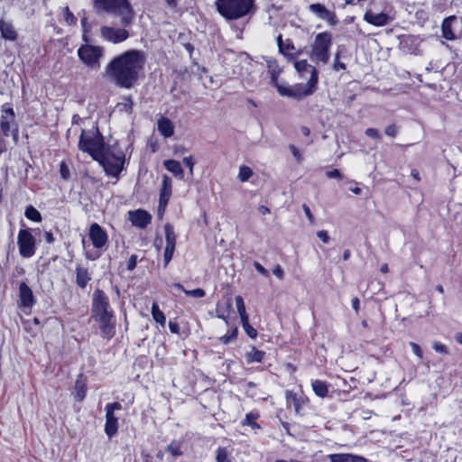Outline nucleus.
<instances>
[{
	"label": "nucleus",
	"instance_id": "32",
	"mask_svg": "<svg viewBox=\"0 0 462 462\" xmlns=\"http://www.w3.org/2000/svg\"><path fill=\"white\" fill-rule=\"evenodd\" d=\"M166 246H174L176 244V236L171 225L166 224L164 226Z\"/></svg>",
	"mask_w": 462,
	"mask_h": 462
},
{
	"label": "nucleus",
	"instance_id": "24",
	"mask_svg": "<svg viewBox=\"0 0 462 462\" xmlns=\"http://www.w3.org/2000/svg\"><path fill=\"white\" fill-rule=\"evenodd\" d=\"M457 22L455 15L445 18L441 24L442 36L448 41H454L457 36L453 31V24Z\"/></svg>",
	"mask_w": 462,
	"mask_h": 462
},
{
	"label": "nucleus",
	"instance_id": "58",
	"mask_svg": "<svg viewBox=\"0 0 462 462\" xmlns=\"http://www.w3.org/2000/svg\"><path fill=\"white\" fill-rule=\"evenodd\" d=\"M243 327H244V328H245V332L247 333V335H248L250 337L254 338V337H256V335H257L256 330H255L253 327H251V326L249 325V323H248V322H247V325H246V326H245V325H243Z\"/></svg>",
	"mask_w": 462,
	"mask_h": 462
},
{
	"label": "nucleus",
	"instance_id": "38",
	"mask_svg": "<svg viewBox=\"0 0 462 462\" xmlns=\"http://www.w3.org/2000/svg\"><path fill=\"white\" fill-rule=\"evenodd\" d=\"M231 307H232V302H231V300L228 299L227 302H226V310H223L219 304H217V309H216L217 317L223 319L226 324H228L226 313L229 311Z\"/></svg>",
	"mask_w": 462,
	"mask_h": 462
},
{
	"label": "nucleus",
	"instance_id": "39",
	"mask_svg": "<svg viewBox=\"0 0 462 462\" xmlns=\"http://www.w3.org/2000/svg\"><path fill=\"white\" fill-rule=\"evenodd\" d=\"M258 419V414L254 412H249L245 415V418L242 421V425L251 426L253 429L259 428V425L256 423V420Z\"/></svg>",
	"mask_w": 462,
	"mask_h": 462
},
{
	"label": "nucleus",
	"instance_id": "6",
	"mask_svg": "<svg viewBox=\"0 0 462 462\" xmlns=\"http://www.w3.org/2000/svg\"><path fill=\"white\" fill-rule=\"evenodd\" d=\"M316 88L317 85H315L314 79L312 82H307L306 84H296L293 86L283 84V86H278V93L281 96L300 100L312 95L316 91Z\"/></svg>",
	"mask_w": 462,
	"mask_h": 462
},
{
	"label": "nucleus",
	"instance_id": "22",
	"mask_svg": "<svg viewBox=\"0 0 462 462\" xmlns=\"http://www.w3.org/2000/svg\"><path fill=\"white\" fill-rule=\"evenodd\" d=\"M19 296L22 306L32 307L34 304L32 291L25 282H22L19 286Z\"/></svg>",
	"mask_w": 462,
	"mask_h": 462
},
{
	"label": "nucleus",
	"instance_id": "9",
	"mask_svg": "<svg viewBox=\"0 0 462 462\" xmlns=\"http://www.w3.org/2000/svg\"><path fill=\"white\" fill-rule=\"evenodd\" d=\"M114 315L108 296L101 290H96L92 295L91 317Z\"/></svg>",
	"mask_w": 462,
	"mask_h": 462
},
{
	"label": "nucleus",
	"instance_id": "1",
	"mask_svg": "<svg viewBox=\"0 0 462 462\" xmlns=\"http://www.w3.org/2000/svg\"><path fill=\"white\" fill-rule=\"evenodd\" d=\"M145 59L140 51H128L113 59L106 68V75L116 85L130 88L137 81Z\"/></svg>",
	"mask_w": 462,
	"mask_h": 462
},
{
	"label": "nucleus",
	"instance_id": "29",
	"mask_svg": "<svg viewBox=\"0 0 462 462\" xmlns=\"http://www.w3.org/2000/svg\"><path fill=\"white\" fill-rule=\"evenodd\" d=\"M314 393L321 398H324L328 393V384L320 380H314L311 383Z\"/></svg>",
	"mask_w": 462,
	"mask_h": 462
},
{
	"label": "nucleus",
	"instance_id": "52",
	"mask_svg": "<svg viewBox=\"0 0 462 462\" xmlns=\"http://www.w3.org/2000/svg\"><path fill=\"white\" fill-rule=\"evenodd\" d=\"M326 176L330 179L335 178L338 180L343 178L341 172L337 169L326 171Z\"/></svg>",
	"mask_w": 462,
	"mask_h": 462
},
{
	"label": "nucleus",
	"instance_id": "50",
	"mask_svg": "<svg viewBox=\"0 0 462 462\" xmlns=\"http://www.w3.org/2000/svg\"><path fill=\"white\" fill-rule=\"evenodd\" d=\"M183 163L189 168V174L193 175V168L195 165V161L192 156H188L183 159Z\"/></svg>",
	"mask_w": 462,
	"mask_h": 462
},
{
	"label": "nucleus",
	"instance_id": "11",
	"mask_svg": "<svg viewBox=\"0 0 462 462\" xmlns=\"http://www.w3.org/2000/svg\"><path fill=\"white\" fill-rule=\"evenodd\" d=\"M122 409L119 402H111L106 405L105 432L109 439L116 435L118 430V419L115 416V411Z\"/></svg>",
	"mask_w": 462,
	"mask_h": 462
},
{
	"label": "nucleus",
	"instance_id": "62",
	"mask_svg": "<svg viewBox=\"0 0 462 462\" xmlns=\"http://www.w3.org/2000/svg\"><path fill=\"white\" fill-rule=\"evenodd\" d=\"M273 274L280 280L283 278V270L281 265H276L273 270Z\"/></svg>",
	"mask_w": 462,
	"mask_h": 462
},
{
	"label": "nucleus",
	"instance_id": "34",
	"mask_svg": "<svg viewBox=\"0 0 462 462\" xmlns=\"http://www.w3.org/2000/svg\"><path fill=\"white\" fill-rule=\"evenodd\" d=\"M264 353L263 351L257 350L254 347L252 348V350L245 355V358L247 363H254V362H262L263 358Z\"/></svg>",
	"mask_w": 462,
	"mask_h": 462
},
{
	"label": "nucleus",
	"instance_id": "2",
	"mask_svg": "<svg viewBox=\"0 0 462 462\" xmlns=\"http://www.w3.org/2000/svg\"><path fill=\"white\" fill-rule=\"evenodd\" d=\"M255 0H217V12L226 20H238L254 14Z\"/></svg>",
	"mask_w": 462,
	"mask_h": 462
},
{
	"label": "nucleus",
	"instance_id": "47",
	"mask_svg": "<svg viewBox=\"0 0 462 462\" xmlns=\"http://www.w3.org/2000/svg\"><path fill=\"white\" fill-rule=\"evenodd\" d=\"M339 59H340V54H339V52H337L335 54L334 64H333V69L336 71H338L341 69H346V64L341 62L339 60Z\"/></svg>",
	"mask_w": 462,
	"mask_h": 462
},
{
	"label": "nucleus",
	"instance_id": "60",
	"mask_svg": "<svg viewBox=\"0 0 462 462\" xmlns=\"http://www.w3.org/2000/svg\"><path fill=\"white\" fill-rule=\"evenodd\" d=\"M60 175L64 180H67L69 177V168L64 162H61L60 164Z\"/></svg>",
	"mask_w": 462,
	"mask_h": 462
},
{
	"label": "nucleus",
	"instance_id": "45",
	"mask_svg": "<svg viewBox=\"0 0 462 462\" xmlns=\"http://www.w3.org/2000/svg\"><path fill=\"white\" fill-rule=\"evenodd\" d=\"M184 293L187 295V296H191V297H194V298H202L205 296V291L202 290V289H194V290H187V291H184Z\"/></svg>",
	"mask_w": 462,
	"mask_h": 462
},
{
	"label": "nucleus",
	"instance_id": "13",
	"mask_svg": "<svg viewBox=\"0 0 462 462\" xmlns=\"http://www.w3.org/2000/svg\"><path fill=\"white\" fill-rule=\"evenodd\" d=\"M0 125L4 135L9 136L10 134H13L14 138L16 139L18 130L14 123V113L13 108L4 110Z\"/></svg>",
	"mask_w": 462,
	"mask_h": 462
},
{
	"label": "nucleus",
	"instance_id": "51",
	"mask_svg": "<svg viewBox=\"0 0 462 462\" xmlns=\"http://www.w3.org/2000/svg\"><path fill=\"white\" fill-rule=\"evenodd\" d=\"M285 397L288 404H293L298 400L297 394L291 391H286Z\"/></svg>",
	"mask_w": 462,
	"mask_h": 462
},
{
	"label": "nucleus",
	"instance_id": "26",
	"mask_svg": "<svg viewBox=\"0 0 462 462\" xmlns=\"http://www.w3.org/2000/svg\"><path fill=\"white\" fill-rule=\"evenodd\" d=\"M165 169L174 174L180 180L184 179V171L181 164L175 160H166L163 162Z\"/></svg>",
	"mask_w": 462,
	"mask_h": 462
},
{
	"label": "nucleus",
	"instance_id": "18",
	"mask_svg": "<svg viewBox=\"0 0 462 462\" xmlns=\"http://www.w3.org/2000/svg\"><path fill=\"white\" fill-rule=\"evenodd\" d=\"M294 68L297 70V72L300 74V78H305L306 74H309L310 79H309L308 82H312L315 79V85L318 84V79H319L318 71L315 69V67H313L307 61V60H301L295 61Z\"/></svg>",
	"mask_w": 462,
	"mask_h": 462
},
{
	"label": "nucleus",
	"instance_id": "3",
	"mask_svg": "<svg viewBox=\"0 0 462 462\" xmlns=\"http://www.w3.org/2000/svg\"><path fill=\"white\" fill-rule=\"evenodd\" d=\"M95 7L119 16L124 26L130 25L134 19V10L128 0H97Z\"/></svg>",
	"mask_w": 462,
	"mask_h": 462
},
{
	"label": "nucleus",
	"instance_id": "17",
	"mask_svg": "<svg viewBox=\"0 0 462 462\" xmlns=\"http://www.w3.org/2000/svg\"><path fill=\"white\" fill-rule=\"evenodd\" d=\"M171 195V180L168 176H163L162 179V187L161 189L160 192V199H159V208H158V214L162 217L164 210L166 208V206L168 204V201Z\"/></svg>",
	"mask_w": 462,
	"mask_h": 462
},
{
	"label": "nucleus",
	"instance_id": "61",
	"mask_svg": "<svg viewBox=\"0 0 462 462\" xmlns=\"http://www.w3.org/2000/svg\"><path fill=\"white\" fill-rule=\"evenodd\" d=\"M365 134L371 138H379L380 136L378 130L375 128H367L365 130Z\"/></svg>",
	"mask_w": 462,
	"mask_h": 462
},
{
	"label": "nucleus",
	"instance_id": "35",
	"mask_svg": "<svg viewBox=\"0 0 462 462\" xmlns=\"http://www.w3.org/2000/svg\"><path fill=\"white\" fill-rule=\"evenodd\" d=\"M75 400L79 402H82L86 396V385L82 382L78 380L75 384Z\"/></svg>",
	"mask_w": 462,
	"mask_h": 462
},
{
	"label": "nucleus",
	"instance_id": "10",
	"mask_svg": "<svg viewBox=\"0 0 462 462\" xmlns=\"http://www.w3.org/2000/svg\"><path fill=\"white\" fill-rule=\"evenodd\" d=\"M17 245L23 257L30 258L35 254V239L29 230L21 229L19 231Z\"/></svg>",
	"mask_w": 462,
	"mask_h": 462
},
{
	"label": "nucleus",
	"instance_id": "43",
	"mask_svg": "<svg viewBox=\"0 0 462 462\" xmlns=\"http://www.w3.org/2000/svg\"><path fill=\"white\" fill-rule=\"evenodd\" d=\"M289 149L292 153L293 157L295 158L296 162L298 163H301V162L303 161V155L300 149L296 147L294 144H290Z\"/></svg>",
	"mask_w": 462,
	"mask_h": 462
},
{
	"label": "nucleus",
	"instance_id": "53",
	"mask_svg": "<svg viewBox=\"0 0 462 462\" xmlns=\"http://www.w3.org/2000/svg\"><path fill=\"white\" fill-rule=\"evenodd\" d=\"M302 208L304 210V213L308 218V220L310 221V224H313L314 221H315V218H314V216L312 215L311 211H310V208H309L308 205L306 204H303L302 205Z\"/></svg>",
	"mask_w": 462,
	"mask_h": 462
},
{
	"label": "nucleus",
	"instance_id": "56",
	"mask_svg": "<svg viewBox=\"0 0 462 462\" xmlns=\"http://www.w3.org/2000/svg\"><path fill=\"white\" fill-rule=\"evenodd\" d=\"M410 346L412 349V352L419 357V358H422V351L420 347V346L414 342H411L410 343Z\"/></svg>",
	"mask_w": 462,
	"mask_h": 462
},
{
	"label": "nucleus",
	"instance_id": "36",
	"mask_svg": "<svg viewBox=\"0 0 462 462\" xmlns=\"http://www.w3.org/2000/svg\"><path fill=\"white\" fill-rule=\"evenodd\" d=\"M166 450L173 457L182 455L181 442L179 440H172L166 448Z\"/></svg>",
	"mask_w": 462,
	"mask_h": 462
},
{
	"label": "nucleus",
	"instance_id": "14",
	"mask_svg": "<svg viewBox=\"0 0 462 462\" xmlns=\"http://www.w3.org/2000/svg\"><path fill=\"white\" fill-rule=\"evenodd\" d=\"M309 10L319 19L325 20L330 26H335L338 23L336 14L321 4H311Z\"/></svg>",
	"mask_w": 462,
	"mask_h": 462
},
{
	"label": "nucleus",
	"instance_id": "40",
	"mask_svg": "<svg viewBox=\"0 0 462 462\" xmlns=\"http://www.w3.org/2000/svg\"><path fill=\"white\" fill-rule=\"evenodd\" d=\"M25 217L32 221L39 222L42 220V217L40 212L34 208L32 206H29L25 209Z\"/></svg>",
	"mask_w": 462,
	"mask_h": 462
},
{
	"label": "nucleus",
	"instance_id": "27",
	"mask_svg": "<svg viewBox=\"0 0 462 462\" xmlns=\"http://www.w3.org/2000/svg\"><path fill=\"white\" fill-rule=\"evenodd\" d=\"M158 131L165 138L171 137L174 133V125L172 122L165 117L158 121Z\"/></svg>",
	"mask_w": 462,
	"mask_h": 462
},
{
	"label": "nucleus",
	"instance_id": "49",
	"mask_svg": "<svg viewBox=\"0 0 462 462\" xmlns=\"http://www.w3.org/2000/svg\"><path fill=\"white\" fill-rule=\"evenodd\" d=\"M432 347L438 353L445 354V355L448 354V347L439 342H434L432 344Z\"/></svg>",
	"mask_w": 462,
	"mask_h": 462
},
{
	"label": "nucleus",
	"instance_id": "31",
	"mask_svg": "<svg viewBox=\"0 0 462 462\" xmlns=\"http://www.w3.org/2000/svg\"><path fill=\"white\" fill-rule=\"evenodd\" d=\"M152 316L153 319L161 324L162 326L165 325L166 318L162 311L160 310L159 306L156 302H153L152 305Z\"/></svg>",
	"mask_w": 462,
	"mask_h": 462
},
{
	"label": "nucleus",
	"instance_id": "57",
	"mask_svg": "<svg viewBox=\"0 0 462 462\" xmlns=\"http://www.w3.org/2000/svg\"><path fill=\"white\" fill-rule=\"evenodd\" d=\"M254 266L262 275L265 277L269 276V272L258 262H254Z\"/></svg>",
	"mask_w": 462,
	"mask_h": 462
},
{
	"label": "nucleus",
	"instance_id": "59",
	"mask_svg": "<svg viewBox=\"0 0 462 462\" xmlns=\"http://www.w3.org/2000/svg\"><path fill=\"white\" fill-rule=\"evenodd\" d=\"M317 236L325 244L328 243L329 241V236H328V234L327 231L325 230H320V231H318L317 233Z\"/></svg>",
	"mask_w": 462,
	"mask_h": 462
},
{
	"label": "nucleus",
	"instance_id": "15",
	"mask_svg": "<svg viewBox=\"0 0 462 462\" xmlns=\"http://www.w3.org/2000/svg\"><path fill=\"white\" fill-rule=\"evenodd\" d=\"M101 35L106 41L115 44L120 43L129 37V33L125 29L114 28L110 26H103L101 28Z\"/></svg>",
	"mask_w": 462,
	"mask_h": 462
},
{
	"label": "nucleus",
	"instance_id": "30",
	"mask_svg": "<svg viewBox=\"0 0 462 462\" xmlns=\"http://www.w3.org/2000/svg\"><path fill=\"white\" fill-rule=\"evenodd\" d=\"M235 300H236V309H237V311H238L240 319H241V322L243 325L246 326L248 315L245 310L244 300L240 295L236 296Z\"/></svg>",
	"mask_w": 462,
	"mask_h": 462
},
{
	"label": "nucleus",
	"instance_id": "46",
	"mask_svg": "<svg viewBox=\"0 0 462 462\" xmlns=\"http://www.w3.org/2000/svg\"><path fill=\"white\" fill-rule=\"evenodd\" d=\"M175 247L174 246H165L164 251V265L166 266L171 260Z\"/></svg>",
	"mask_w": 462,
	"mask_h": 462
},
{
	"label": "nucleus",
	"instance_id": "7",
	"mask_svg": "<svg viewBox=\"0 0 462 462\" xmlns=\"http://www.w3.org/2000/svg\"><path fill=\"white\" fill-rule=\"evenodd\" d=\"M97 161L100 162L107 175L117 177L123 170L125 155L122 152L116 154L112 152L104 151Z\"/></svg>",
	"mask_w": 462,
	"mask_h": 462
},
{
	"label": "nucleus",
	"instance_id": "28",
	"mask_svg": "<svg viewBox=\"0 0 462 462\" xmlns=\"http://www.w3.org/2000/svg\"><path fill=\"white\" fill-rule=\"evenodd\" d=\"M90 276L87 268L78 265L76 268V282L80 288H85L90 281Z\"/></svg>",
	"mask_w": 462,
	"mask_h": 462
},
{
	"label": "nucleus",
	"instance_id": "23",
	"mask_svg": "<svg viewBox=\"0 0 462 462\" xmlns=\"http://www.w3.org/2000/svg\"><path fill=\"white\" fill-rule=\"evenodd\" d=\"M364 20L374 26H383L389 23V16L384 13L374 14L368 11L365 14Z\"/></svg>",
	"mask_w": 462,
	"mask_h": 462
},
{
	"label": "nucleus",
	"instance_id": "63",
	"mask_svg": "<svg viewBox=\"0 0 462 462\" xmlns=\"http://www.w3.org/2000/svg\"><path fill=\"white\" fill-rule=\"evenodd\" d=\"M169 328L171 333H178L180 330L179 325L171 321L169 322Z\"/></svg>",
	"mask_w": 462,
	"mask_h": 462
},
{
	"label": "nucleus",
	"instance_id": "54",
	"mask_svg": "<svg viewBox=\"0 0 462 462\" xmlns=\"http://www.w3.org/2000/svg\"><path fill=\"white\" fill-rule=\"evenodd\" d=\"M397 127L395 125H390L385 128V134L388 136L394 137L397 134Z\"/></svg>",
	"mask_w": 462,
	"mask_h": 462
},
{
	"label": "nucleus",
	"instance_id": "19",
	"mask_svg": "<svg viewBox=\"0 0 462 462\" xmlns=\"http://www.w3.org/2000/svg\"><path fill=\"white\" fill-rule=\"evenodd\" d=\"M129 220L132 225L138 228H145L152 220V216L143 209L129 211Z\"/></svg>",
	"mask_w": 462,
	"mask_h": 462
},
{
	"label": "nucleus",
	"instance_id": "5",
	"mask_svg": "<svg viewBox=\"0 0 462 462\" xmlns=\"http://www.w3.org/2000/svg\"><path fill=\"white\" fill-rule=\"evenodd\" d=\"M79 147L81 151L88 152L95 160H98L105 151L102 136L96 130H83L80 135Z\"/></svg>",
	"mask_w": 462,
	"mask_h": 462
},
{
	"label": "nucleus",
	"instance_id": "16",
	"mask_svg": "<svg viewBox=\"0 0 462 462\" xmlns=\"http://www.w3.org/2000/svg\"><path fill=\"white\" fill-rule=\"evenodd\" d=\"M88 236L96 249L103 248L107 243L106 232L97 223L90 226Z\"/></svg>",
	"mask_w": 462,
	"mask_h": 462
},
{
	"label": "nucleus",
	"instance_id": "55",
	"mask_svg": "<svg viewBox=\"0 0 462 462\" xmlns=\"http://www.w3.org/2000/svg\"><path fill=\"white\" fill-rule=\"evenodd\" d=\"M137 263V256L133 254L130 256L128 263H127V270L133 271Z\"/></svg>",
	"mask_w": 462,
	"mask_h": 462
},
{
	"label": "nucleus",
	"instance_id": "48",
	"mask_svg": "<svg viewBox=\"0 0 462 462\" xmlns=\"http://www.w3.org/2000/svg\"><path fill=\"white\" fill-rule=\"evenodd\" d=\"M237 334V328H234L228 335H224L219 337V341L223 344H228L232 338H235Z\"/></svg>",
	"mask_w": 462,
	"mask_h": 462
},
{
	"label": "nucleus",
	"instance_id": "41",
	"mask_svg": "<svg viewBox=\"0 0 462 462\" xmlns=\"http://www.w3.org/2000/svg\"><path fill=\"white\" fill-rule=\"evenodd\" d=\"M253 175V171L247 166H240L237 178L242 182L247 181Z\"/></svg>",
	"mask_w": 462,
	"mask_h": 462
},
{
	"label": "nucleus",
	"instance_id": "12",
	"mask_svg": "<svg viewBox=\"0 0 462 462\" xmlns=\"http://www.w3.org/2000/svg\"><path fill=\"white\" fill-rule=\"evenodd\" d=\"M97 323L100 336L104 338L110 339L116 334V319L115 315H103L92 317Z\"/></svg>",
	"mask_w": 462,
	"mask_h": 462
},
{
	"label": "nucleus",
	"instance_id": "33",
	"mask_svg": "<svg viewBox=\"0 0 462 462\" xmlns=\"http://www.w3.org/2000/svg\"><path fill=\"white\" fill-rule=\"evenodd\" d=\"M269 69H270V78H271V82L276 87V88L278 89V86H283V84H280L278 82V77L280 75V69L278 68V66L275 64V62H270L269 64Z\"/></svg>",
	"mask_w": 462,
	"mask_h": 462
},
{
	"label": "nucleus",
	"instance_id": "64",
	"mask_svg": "<svg viewBox=\"0 0 462 462\" xmlns=\"http://www.w3.org/2000/svg\"><path fill=\"white\" fill-rule=\"evenodd\" d=\"M359 305H360V301H359L358 298L356 297V298L352 299V307L355 310L356 313H358Z\"/></svg>",
	"mask_w": 462,
	"mask_h": 462
},
{
	"label": "nucleus",
	"instance_id": "4",
	"mask_svg": "<svg viewBox=\"0 0 462 462\" xmlns=\"http://www.w3.org/2000/svg\"><path fill=\"white\" fill-rule=\"evenodd\" d=\"M332 45V34L328 32L318 33L310 48V58L313 62L327 64L330 58V47Z\"/></svg>",
	"mask_w": 462,
	"mask_h": 462
},
{
	"label": "nucleus",
	"instance_id": "44",
	"mask_svg": "<svg viewBox=\"0 0 462 462\" xmlns=\"http://www.w3.org/2000/svg\"><path fill=\"white\" fill-rule=\"evenodd\" d=\"M64 19L67 24L73 25L76 23V17L74 14L69 11V7L64 8Z\"/></svg>",
	"mask_w": 462,
	"mask_h": 462
},
{
	"label": "nucleus",
	"instance_id": "25",
	"mask_svg": "<svg viewBox=\"0 0 462 462\" xmlns=\"http://www.w3.org/2000/svg\"><path fill=\"white\" fill-rule=\"evenodd\" d=\"M330 462H367V460L362 457L353 454H332L329 455Z\"/></svg>",
	"mask_w": 462,
	"mask_h": 462
},
{
	"label": "nucleus",
	"instance_id": "21",
	"mask_svg": "<svg viewBox=\"0 0 462 462\" xmlns=\"http://www.w3.org/2000/svg\"><path fill=\"white\" fill-rule=\"evenodd\" d=\"M0 34L5 41L14 42L18 38V33L11 22L0 18Z\"/></svg>",
	"mask_w": 462,
	"mask_h": 462
},
{
	"label": "nucleus",
	"instance_id": "37",
	"mask_svg": "<svg viewBox=\"0 0 462 462\" xmlns=\"http://www.w3.org/2000/svg\"><path fill=\"white\" fill-rule=\"evenodd\" d=\"M217 462H232L231 453L226 448H218L216 456Z\"/></svg>",
	"mask_w": 462,
	"mask_h": 462
},
{
	"label": "nucleus",
	"instance_id": "8",
	"mask_svg": "<svg viewBox=\"0 0 462 462\" xmlns=\"http://www.w3.org/2000/svg\"><path fill=\"white\" fill-rule=\"evenodd\" d=\"M78 55L88 67L98 69L100 67L99 60L103 56V49L98 46L85 44L78 50Z\"/></svg>",
	"mask_w": 462,
	"mask_h": 462
},
{
	"label": "nucleus",
	"instance_id": "42",
	"mask_svg": "<svg viewBox=\"0 0 462 462\" xmlns=\"http://www.w3.org/2000/svg\"><path fill=\"white\" fill-rule=\"evenodd\" d=\"M121 111L131 113L133 108V100L130 97H125L123 101L117 105Z\"/></svg>",
	"mask_w": 462,
	"mask_h": 462
},
{
	"label": "nucleus",
	"instance_id": "20",
	"mask_svg": "<svg viewBox=\"0 0 462 462\" xmlns=\"http://www.w3.org/2000/svg\"><path fill=\"white\" fill-rule=\"evenodd\" d=\"M277 43L280 52L288 59L293 60L300 55V51L296 50L295 46L290 39H287L283 42L282 35L280 34L277 37Z\"/></svg>",
	"mask_w": 462,
	"mask_h": 462
}]
</instances>
